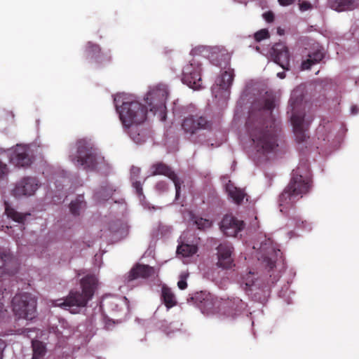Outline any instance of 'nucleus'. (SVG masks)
Returning <instances> with one entry per match:
<instances>
[{"instance_id":"bb28decb","label":"nucleus","mask_w":359,"mask_h":359,"mask_svg":"<svg viewBox=\"0 0 359 359\" xmlns=\"http://www.w3.org/2000/svg\"><path fill=\"white\" fill-rule=\"evenodd\" d=\"M86 207V202L83 195H79L74 201H72L69 205V209L72 214L79 215L81 209Z\"/></svg>"},{"instance_id":"37998d69","label":"nucleus","mask_w":359,"mask_h":359,"mask_svg":"<svg viewBox=\"0 0 359 359\" xmlns=\"http://www.w3.org/2000/svg\"><path fill=\"white\" fill-rule=\"evenodd\" d=\"M133 184H134L135 188L136 189L137 194H142V185H141L140 182H135Z\"/></svg>"},{"instance_id":"cd10ccee","label":"nucleus","mask_w":359,"mask_h":359,"mask_svg":"<svg viewBox=\"0 0 359 359\" xmlns=\"http://www.w3.org/2000/svg\"><path fill=\"white\" fill-rule=\"evenodd\" d=\"M86 51L88 56L91 58H95L96 62H100V54L101 53V48L99 45L88 42L86 46Z\"/></svg>"},{"instance_id":"f704fd0d","label":"nucleus","mask_w":359,"mask_h":359,"mask_svg":"<svg viewBox=\"0 0 359 359\" xmlns=\"http://www.w3.org/2000/svg\"><path fill=\"white\" fill-rule=\"evenodd\" d=\"M311 57L316 64L320 62L323 58V53L320 50H316L312 53L309 54Z\"/></svg>"},{"instance_id":"423d86ee","label":"nucleus","mask_w":359,"mask_h":359,"mask_svg":"<svg viewBox=\"0 0 359 359\" xmlns=\"http://www.w3.org/2000/svg\"><path fill=\"white\" fill-rule=\"evenodd\" d=\"M304 100V95L299 89H294L290 99V104L292 107V114L291 116V122L293 126V131L297 141L299 143L304 142L306 135L304 129V114L297 113L296 109L302 104Z\"/></svg>"},{"instance_id":"4be33fe9","label":"nucleus","mask_w":359,"mask_h":359,"mask_svg":"<svg viewBox=\"0 0 359 359\" xmlns=\"http://www.w3.org/2000/svg\"><path fill=\"white\" fill-rule=\"evenodd\" d=\"M161 299L168 309L177 304L175 294L170 287L165 285H163L161 289Z\"/></svg>"},{"instance_id":"dca6fc26","label":"nucleus","mask_w":359,"mask_h":359,"mask_svg":"<svg viewBox=\"0 0 359 359\" xmlns=\"http://www.w3.org/2000/svg\"><path fill=\"white\" fill-rule=\"evenodd\" d=\"M17 271V261L6 249H0V278L6 274L13 275Z\"/></svg>"},{"instance_id":"2eb2a0df","label":"nucleus","mask_w":359,"mask_h":359,"mask_svg":"<svg viewBox=\"0 0 359 359\" xmlns=\"http://www.w3.org/2000/svg\"><path fill=\"white\" fill-rule=\"evenodd\" d=\"M39 187V181L36 177H25L19 181L13 190V194L16 196H32Z\"/></svg>"},{"instance_id":"f03ea898","label":"nucleus","mask_w":359,"mask_h":359,"mask_svg":"<svg viewBox=\"0 0 359 359\" xmlns=\"http://www.w3.org/2000/svg\"><path fill=\"white\" fill-rule=\"evenodd\" d=\"M311 186L309 167L306 163L294 169L289 184L279 196L280 211L284 212V209L292 207L299 198L309 192Z\"/></svg>"},{"instance_id":"412c9836","label":"nucleus","mask_w":359,"mask_h":359,"mask_svg":"<svg viewBox=\"0 0 359 359\" xmlns=\"http://www.w3.org/2000/svg\"><path fill=\"white\" fill-rule=\"evenodd\" d=\"M329 4L332 9L337 12L352 11L357 6L355 0H329Z\"/></svg>"},{"instance_id":"f257e3e1","label":"nucleus","mask_w":359,"mask_h":359,"mask_svg":"<svg viewBox=\"0 0 359 359\" xmlns=\"http://www.w3.org/2000/svg\"><path fill=\"white\" fill-rule=\"evenodd\" d=\"M274 98L264 97L252 104L245 123L246 133L257 152L267 154L277 147L276 119L272 115Z\"/></svg>"},{"instance_id":"aec40b11","label":"nucleus","mask_w":359,"mask_h":359,"mask_svg":"<svg viewBox=\"0 0 359 359\" xmlns=\"http://www.w3.org/2000/svg\"><path fill=\"white\" fill-rule=\"evenodd\" d=\"M11 161L19 167L28 166L31 163L30 157L25 147L17 146L11 156Z\"/></svg>"},{"instance_id":"ddd939ff","label":"nucleus","mask_w":359,"mask_h":359,"mask_svg":"<svg viewBox=\"0 0 359 359\" xmlns=\"http://www.w3.org/2000/svg\"><path fill=\"white\" fill-rule=\"evenodd\" d=\"M151 169L153 170L151 172L152 175H165L173 182L176 191L175 198L176 199H178L180 194L181 184L182 182L180 181L172 168L162 162H158L154 164L151 166Z\"/></svg>"},{"instance_id":"f3484780","label":"nucleus","mask_w":359,"mask_h":359,"mask_svg":"<svg viewBox=\"0 0 359 359\" xmlns=\"http://www.w3.org/2000/svg\"><path fill=\"white\" fill-rule=\"evenodd\" d=\"M243 221L238 219L231 215H225L220 224L222 231L227 236H236L243 229Z\"/></svg>"},{"instance_id":"a878e982","label":"nucleus","mask_w":359,"mask_h":359,"mask_svg":"<svg viewBox=\"0 0 359 359\" xmlns=\"http://www.w3.org/2000/svg\"><path fill=\"white\" fill-rule=\"evenodd\" d=\"M197 251L198 248L196 245L187 243H182L177 247V252L185 257H189L194 255L197 252Z\"/></svg>"},{"instance_id":"ea45409f","label":"nucleus","mask_w":359,"mask_h":359,"mask_svg":"<svg viewBox=\"0 0 359 359\" xmlns=\"http://www.w3.org/2000/svg\"><path fill=\"white\" fill-rule=\"evenodd\" d=\"M204 50H205V47H203V46L196 47L195 48L191 50V53L193 55H197V54H199V53L203 52Z\"/></svg>"},{"instance_id":"b1692460","label":"nucleus","mask_w":359,"mask_h":359,"mask_svg":"<svg viewBox=\"0 0 359 359\" xmlns=\"http://www.w3.org/2000/svg\"><path fill=\"white\" fill-rule=\"evenodd\" d=\"M116 189L108 184L102 185L95 194V198L98 201H107L109 199Z\"/></svg>"},{"instance_id":"a211bd4d","label":"nucleus","mask_w":359,"mask_h":359,"mask_svg":"<svg viewBox=\"0 0 359 359\" xmlns=\"http://www.w3.org/2000/svg\"><path fill=\"white\" fill-rule=\"evenodd\" d=\"M271 56L274 62L280 65L283 69H290V54L287 47L282 43H277L271 48Z\"/></svg>"},{"instance_id":"9d476101","label":"nucleus","mask_w":359,"mask_h":359,"mask_svg":"<svg viewBox=\"0 0 359 359\" xmlns=\"http://www.w3.org/2000/svg\"><path fill=\"white\" fill-rule=\"evenodd\" d=\"M184 133L189 137L203 130L211 128V123L203 116L190 115L185 117L181 124Z\"/></svg>"},{"instance_id":"a19ab883","label":"nucleus","mask_w":359,"mask_h":359,"mask_svg":"<svg viewBox=\"0 0 359 359\" xmlns=\"http://www.w3.org/2000/svg\"><path fill=\"white\" fill-rule=\"evenodd\" d=\"M6 346V344L5 341L0 338V359H2L3 358V352Z\"/></svg>"},{"instance_id":"0eeeda50","label":"nucleus","mask_w":359,"mask_h":359,"mask_svg":"<svg viewBox=\"0 0 359 359\" xmlns=\"http://www.w3.org/2000/svg\"><path fill=\"white\" fill-rule=\"evenodd\" d=\"M12 309L18 318L32 320L36 316V299L29 293L16 294L12 299Z\"/></svg>"},{"instance_id":"473e14b6","label":"nucleus","mask_w":359,"mask_h":359,"mask_svg":"<svg viewBox=\"0 0 359 359\" xmlns=\"http://www.w3.org/2000/svg\"><path fill=\"white\" fill-rule=\"evenodd\" d=\"M270 34L266 29H262L255 34V39L256 41L259 42L263 39L269 38Z\"/></svg>"},{"instance_id":"2f4dec72","label":"nucleus","mask_w":359,"mask_h":359,"mask_svg":"<svg viewBox=\"0 0 359 359\" xmlns=\"http://www.w3.org/2000/svg\"><path fill=\"white\" fill-rule=\"evenodd\" d=\"M242 281L245 284L246 287H250L253 285L255 280H256V274L249 271L245 275L242 276Z\"/></svg>"},{"instance_id":"72a5a7b5","label":"nucleus","mask_w":359,"mask_h":359,"mask_svg":"<svg viewBox=\"0 0 359 359\" xmlns=\"http://www.w3.org/2000/svg\"><path fill=\"white\" fill-rule=\"evenodd\" d=\"M9 173L8 165L0 161V180H4L7 178Z\"/></svg>"},{"instance_id":"20e7f679","label":"nucleus","mask_w":359,"mask_h":359,"mask_svg":"<svg viewBox=\"0 0 359 359\" xmlns=\"http://www.w3.org/2000/svg\"><path fill=\"white\" fill-rule=\"evenodd\" d=\"M82 292L70 291L65 299L55 300L54 306L60 307H84L92 299L97 285V279L93 275H87L80 280Z\"/></svg>"},{"instance_id":"49530a36","label":"nucleus","mask_w":359,"mask_h":359,"mask_svg":"<svg viewBox=\"0 0 359 359\" xmlns=\"http://www.w3.org/2000/svg\"><path fill=\"white\" fill-rule=\"evenodd\" d=\"M277 76L280 79H284L285 77V72H279L277 74Z\"/></svg>"},{"instance_id":"c85d7f7f","label":"nucleus","mask_w":359,"mask_h":359,"mask_svg":"<svg viewBox=\"0 0 359 359\" xmlns=\"http://www.w3.org/2000/svg\"><path fill=\"white\" fill-rule=\"evenodd\" d=\"M6 208H5V212L8 217L11 218L15 222H18L19 223H22L25 219V215H22V213H20L17 212L15 209L10 207L7 203H5Z\"/></svg>"},{"instance_id":"7c9ffc66","label":"nucleus","mask_w":359,"mask_h":359,"mask_svg":"<svg viewBox=\"0 0 359 359\" xmlns=\"http://www.w3.org/2000/svg\"><path fill=\"white\" fill-rule=\"evenodd\" d=\"M33 355L32 359H40L45 354V347L39 341L33 343Z\"/></svg>"},{"instance_id":"de8ad7c7","label":"nucleus","mask_w":359,"mask_h":359,"mask_svg":"<svg viewBox=\"0 0 359 359\" xmlns=\"http://www.w3.org/2000/svg\"><path fill=\"white\" fill-rule=\"evenodd\" d=\"M132 172L134 174L140 172V168L133 167L132 168Z\"/></svg>"},{"instance_id":"e433bc0d","label":"nucleus","mask_w":359,"mask_h":359,"mask_svg":"<svg viewBox=\"0 0 359 359\" xmlns=\"http://www.w3.org/2000/svg\"><path fill=\"white\" fill-rule=\"evenodd\" d=\"M262 16L267 22H273L275 18L274 14L272 11L265 12L263 13Z\"/></svg>"},{"instance_id":"6ab92c4d","label":"nucleus","mask_w":359,"mask_h":359,"mask_svg":"<svg viewBox=\"0 0 359 359\" xmlns=\"http://www.w3.org/2000/svg\"><path fill=\"white\" fill-rule=\"evenodd\" d=\"M155 273L154 267L146 264H136L129 271L126 280L130 283L137 278H148Z\"/></svg>"},{"instance_id":"393cba45","label":"nucleus","mask_w":359,"mask_h":359,"mask_svg":"<svg viewBox=\"0 0 359 359\" xmlns=\"http://www.w3.org/2000/svg\"><path fill=\"white\" fill-rule=\"evenodd\" d=\"M234 78L233 70L225 71L218 79V85L222 89L227 90L232 84Z\"/></svg>"},{"instance_id":"4468645a","label":"nucleus","mask_w":359,"mask_h":359,"mask_svg":"<svg viewBox=\"0 0 359 359\" xmlns=\"http://www.w3.org/2000/svg\"><path fill=\"white\" fill-rule=\"evenodd\" d=\"M259 250L262 253L259 259H262L266 267L269 270L273 269L276 266V257H277V253L280 252V250H276L270 238L265 239L264 242L261 243Z\"/></svg>"},{"instance_id":"1a4fd4ad","label":"nucleus","mask_w":359,"mask_h":359,"mask_svg":"<svg viewBox=\"0 0 359 359\" xmlns=\"http://www.w3.org/2000/svg\"><path fill=\"white\" fill-rule=\"evenodd\" d=\"M168 97V92L164 88H154L150 90L146 95V102L150 107V111L154 114L159 111L163 114V120L165 118V102Z\"/></svg>"},{"instance_id":"f8f14e48","label":"nucleus","mask_w":359,"mask_h":359,"mask_svg":"<svg viewBox=\"0 0 359 359\" xmlns=\"http://www.w3.org/2000/svg\"><path fill=\"white\" fill-rule=\"evenodd\" d=\"M217 262L216 265L222 269H231L235 266L234 260L232 257L233 252V245L228 242L220 243L217 247Z\"/></svg>"},{"instance_id":"9b49d317","label":"nucleus","mask_w":359,"mask_h":359,"mask_svg":"<svg viewBox=\"0 0 359 359\" xmlns=\"http://www.w3.org/2000/svg\"><path fill=\"white\" fill-rule=\"evenodd\" d=\"M218 308L219 312L223 315L234 318L245 309V304L238 297L221 298L218 302Z\"/></svg>"},{"instance_id":"c03bdc74","label":"nucleus","mask_w":359,"mask_h":359,"mask_svg":"<svg viewBox=\"0 0 359 359\" xmlns=\"http://www.w3.org/2000/svg\"><path fill=\"white\" fill-rule=\"evenodd\" d=\"M117 226H118V222H114L111 224H110V226H109L110 231H111L113 233H115V232L118 231V229L116 228Z\"/></svg>"},{"instance_id":"a18cd8bd","label":"nucleus","mask_w":359,"mask_h":359,"mask_svg":"<svg viewBox=\"0 0 359 359\" xmlns=\"http://www.w3.org/2000/svg\"><path fill=\"white\" fill-rule=\"evenodd\" d=\"M351 114H357L359 111V108L356 105H353L351 108Z\"/></svg>"},{"instance_id":"8fccbe9b","label":"nucleus","mask_w":359,"mask_h":359,"mask_svg":"<svg viewBox=\"0 0 359 359\" xmlns=\"http://www.w3.org/2000/svg\"><path fill=\"white\" fill-rule=\"evenodd\" d=\"M158 187H160V186H165V184H164L163 182H159L158 184H157Z\"/></svg>"},{"instance_id":"c9c22d12","label":"nucleus","mask_w":359,"mask_h":359,"mask_svg":"<svg viewBox=\"0 0 359 359\" xmlns=\"http://www.w3.org/2000/svg\"><path fill=\"white\" fill-rule=\"evenodd\" d=\"M316 64V63L314 62L313 60L308 56V58L302 62L301 67L302 70H306L309 69L313 65Z\"/></svg>"},{"instance_id":"58836bf2","label":"nucleus","mask_w":359,"mask_h":359,"mask_svg":"<svg viewBox=\"0 0 359 359\" xmlns=\"http://www.w3.org/2000/svg\"><path fill=\"white\" fill-rule=\"evenodd\" d=\"M177 286L180 290H184L187 287V283L185 278H182L177 283Z\"/></svg>"},{"instance_id":"79ce46f5","label":"nucleus","mask_w":359,"mask_h":359,"mask_svg":"<svg viewBox=\"0 0 359 359\" xmlns=\"http://www.w3.org/2000/svg\"><path fill=\"white\" fill-rule=\"evenodd\" d=\"M294 0H278L279 4L281 6H287L292 4Z\"/></svg>"},{"instance_id":"6e6552de","label":"nucleus","mask_w":359,"mask_h":359,"mask_svg":"<svg viewBox=\"0 0 359 359\" xmlns=\"http://www.w3.org/2000/svg\"><path fill=\"white\" fill-rule=\"evenodd\" d=\"M201 71V63L193 58L183 67L182 81L191 88L201 89L203 85Z\"/></svg>"},{"instance_id":"39448f33","label":"nucleus","mask_w":359,"mask_h":359,"mask_svg":"<svg viewBox=\"0 0 359 359\" xmlns=\"http://www.w3.org/2000/svg\"><path fill=\"white\" fill-rule=\"evenodd\" d=\"M76 154L70 156L72 163L85 170H94L98 164L100 156L97 149L86 139H80L76 143Z\"/></svg>"},{"instance_id":"c756f323","label":"nucleus","mask_w":359,"mask_h":359,"mask_svg":"<svg viewBox=\"0 0 359 359\" xmlns=\"http://www.w3.org/2000/svg\"><path fill=\"white\" fill-rule=\"evenodd\" d=\"M191 219L200 230L209 229L212 224V221L195 215L191 217Z\"/></svg>"},{"instance_id":"4c0bfd02","label":"nucleus","mask_w":359,"mask_h":359,"mask_svg":"<svg viewBox=\"0 0 359 359\" xmlns=\"http://www.w3.org/2000/svg\"><path fill=\"white\" fill-rule=\"evenodd\" d=\"M299 9L302 11H306L311 8V4L309 2L306 1H304L301 3H299Z\"/></svg>"},{"instance_id":"7ed1b4c3","label":"nucleus","mask_w":359,"mask_h":359,"mask_svg":"<svg viewBox=\"0 0 359 359\" xmlns=\"http://www.w3.org/2000/svg\"><path fill=\"white\" fill-rule=\"evenodd\" d=\"M118 113L123 126L130 129L131 139L137 144L144 142L146 135L144 132L139 133L137 126L146 120L147 107L137 101L123 102Z\"/></svg>"},{"instance_id":"5701e85b","label":"nucleus","mask_w":359,"mask_h":359,"mask_svg":"<svg viewBox=\"0 0 359 359\" xmlns=\"http://www.w3.org/2000/svg\"><path fill=\"white\" fill-rule=\"evenodd\" d=\"M226 191L229 196L231 198L233 202L237 205L241 204L244 198L246 196V194L243 189L238 188L233 184H228L226 186Z\"/></svg>"},{"instance_id":"09e8293b","label":"nucleus","mask_w":359,"mask_h":359,"mask_svg":"<svg viewBox=\"0 0 359 359\" xmlns=\"http://www.w3.org/2000/svg\"><path fill=\"white\" fill-rule=\"evenodd\" d=\"M208 302H209V299H204V302H203V304L204 306H206L208 304Z\"/></svg>"}]
</instances>
